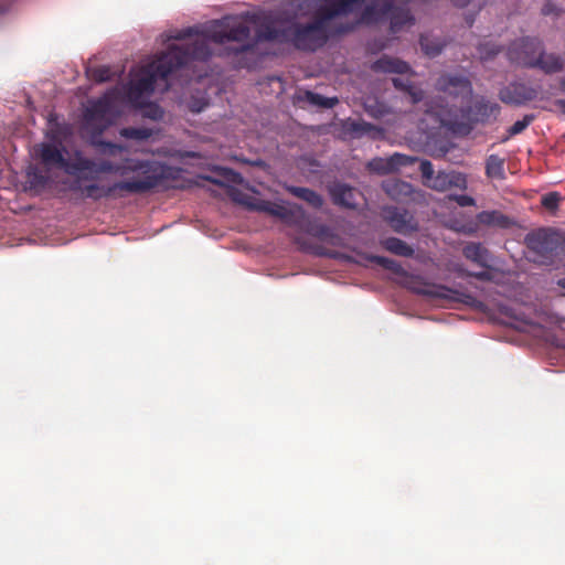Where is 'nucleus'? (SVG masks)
Here are the masks:
<instances>
[{
    "label": "nucleus",
    "instance_id": "obj_1",
    "mask_svg": "<svg viewBox=\"0 0 565 565\" xmlns=\"http://www.w3.org/2000/svg\"><path fill=\"white\" fill-rule=\"evenodd\" d=\"M62 143L41 142L33 147V156L45 171L62 170L77 182L88 181L79 186L89 199L110 198L116 190L132 193L149 192L168 179V168L152 160L125 158L121 162L108 159H92L76 150L67 159Z\"/></svg>",
    "mask_w": 565,
    "mask_h": 565
},
{
    "label": "nucleus",
    "instance_id": "obj_2",
    "mask_svg": "<svg viewBox=\"0 0 565 565\" xmlns=\"http://www.w3.org/2000/svg\"><path fill=\"white\" fill-rule=\"evenodd\" d=\"M209 58L210 50L203 40L194 43L191 50H185L183 45H169L166 52L132 74V78L127 85L129 102L135 106H142L143 98L153 93L154 85L159 81L163 82L162 90L166 92L170 87L169 75L191 61H207Z\"/></svg>",
    "mask_w": 565,
    "mask_h": 565
},
{
    "label": "nucleus",
    "instance_id": "obj_3",
    "mask_svg": "<svg viewBox=\"0 0 565 565\" xmlns=\"http://www.w3.org/2000/svg\"><path fill=\"white\" fill-rule=\"evenodd\" d=\"M365 0H326L320 6L311 23H294L288 26L289 39L292 45L301 51L315 52L322 47L329 40L327 23L340 15L353 12Z\"/></svg>",
    "mask_w": 565,
    "mask_h": 565
},
{
    "label": "nucleus",
    "instance_id": "obj_4",
    "mask_svg": "<svg viewBox=\"0 0 565 565\" xmlns=\"http://www.w3.org/2000/svg\"><path fill=\"white\" fill-rule=\"evenodd\" d=\"M230 195L233 201L246 206L250 211L269 214L281 220L285 224L297 226L318 238H326L330 235V228L323 224L311 223L305 210L300 205L275 203L268 200L258 199L237 189H232L230 191Z\"/></svg>",
    "mask_w": 565,
    "mask_h": 565
},
{
    "label": "nucleus",
    "instance_id": "obj_5",
    "mask_svg": "<svg viewBox=\"0 0 565 565\" xmlns=\"http://www.w3.org/2000/svg\"><path fill=\"white\" fill-rule=\"evenodd\" d=\"M195 38L189 42L183 44L185 50H191L193 44L200 40H203L209 50L210 42H214L216 44H223L227 41H234L241 43L235 47H231V52L235 55L239 53H235V49L239 47L242 44H245L252 41L250 38V28L247 23V20H241L238 18L226 17L223 20L214 21L210 26L205 28L201 33L196 28H188L181 31H178L171 39L174 40H185L192 36ZM212 55V51H210V56Z\"/></svg>",
    "mask_w": 565,
    "mask_h": 565
},
{
    "label": "nucleus",
    "instance_id": "obj_6",
    "mask_svg": "<svg viewBox=\"0 0 565 565\" xmlns=\"http://www.w3.org/2000/svg\"><path fill=\"white\" fill-rule=\"evenodd\" d=\"M508 61L523 68H539L545 74L559 73L564 60L555 53H546L543 42L537 38L523 36L512 41L505 52Z\"/></svg>",
    "mask_w": 565,
    "mask_h": 565
},
{
    "label": "nucleus",
    "instance_id": "obj_7",
    "mask_svg": "<svg viewBox=\"0 0 565 565\" xmlns=\"http://www.w3.org/2000/svg\"><path fill=\"white\" fill-rule=\"evenodd\" d=\"M525 244L533 253V262L547 265L561 245V236L548 228H539L525 236Z\"/></svg>",
    "mask_w": 565,
    "mask_h": 565
},
{
    "label": "nucleus",
    "instance_id": "obj_8",
    "mask_svg": "<svg viewBox=\"0 0 565 565\" xmlns=\"http://www.w3.org/2000/svg\"><path fill=\"white\" fill-rule=\"evenodd\" d=\"M408 288L412 292L429 299L461 300L462 297H466L450 287L429 282L420 276L413 277Z\"/></svg>",
    "mask_w": 565,
    "mask_h": 565
},
{
    "label": "nucleus",
    "instance_id": "obj_9",
    "mask_svg": "<svg viewBox=\"0 0 565 565\" xmlns=\"http://www.w3.org/2000/svg\"><path fill=\"white\" fill-rule=\"evenodd\" d=\"M383 220L399 234H409L417 231L418 224L412 213L405 209L386 206L382 211Z\"/></svg>",
    "mask_w": 565,
    "mask_h": 565
},
{
    "label": "nucleus",
    "instance_id": "obj_10",
    "mask_svg": "<svg viewBox=\"0 0 565 565\" xmlns=\"http://www.w3.org/2000/svg\"><path fill=\"white\" fill-rule=\"evenodd\" d=\"M288 28L278 29L273 23H263L256 30V33L252 41L242 44L239 47L235 49V53L253 52L255 51L257 44L262 41L288 42Z\"/></svg>",
    "mask_w": 565,
    "mask_h": 565
},
{
    "label": "nucleus",
    "instance_id": "obj_11",
    "mask_svg": "<svg viewBox=\"0 0 565 565\" xmlns=\"http://www.w3.org/2000/svg\"><path fill=\"white\" fill-rule=\"evenodd\" d=\"M537 95L539 88L521 82L511 83L499 93L501 102L516 106L534 100Z\"/></svg>",
    "mask_w": 565,
    "mask_h": 565
},
{
    "label": "nucleus",
    "instance_id": "obj_12",
    "mask_svg": "<svg viewBox=\"0 0 565 565\" xmlns=\"http://www.w3.org/2000/svg\"><path fill=\"white\" fill-rule=\"evenodd\" d=\"M436 88L454 96L470 95L472 92L468 77L458 74L441 75L436 83Z\"/></svg>",
    "mask_w": 565,
    "mask_h": 565
},
{
    "label": "nucleus",
    "instance_id": "obj_13",
    "mask_svg": "<svg viewBox=\"0 0 565 565\" xmlns=\"http://www.w3.org/2000/svg\"><path fill=\"white\" fill-rule=\"evenodd\" d=\"M429 188L436 191H447L451 188L465 190L467 188V178L463 173L457 171H439L434 175L430 182L427 183Z\"/></svg>",
    "mask_w": 565,
    "mask_h": 565
},
{
    "label": "nucleus",
    "instance_id": "obj_14",
    "mask_svg": "<svg viewBox=\"0 0 565 565\" xmlns=\"http://www.w3.org/2000/svg\"><path fill=\"white\" fill-rule=\"evenodd\" d=\"M413 159L401 153H394L387 159L376 158L369 162V168L379 174H388L398 168L412 163Z\"/></svg>",
    "mask_w": 565,
    "mask_h": 565
},
{
    "label": "nucleus",
    "instance_id": "obj_15",
    "mask_svg": "<svg viewBox=\"0 0 565 565\" xmlns=\"http://www.w3.org/2000/svg\"><path fill=\"white\" fill-rule=\"evenodd\" d=\"M329 193L334 204L354 209L356 203V190L345 183L335 182L329 188Z\"/></svg>",
    "mask_w": 565,
    "mask_h": 565
},
{
    "label": "nucleus",
    "instance_id": "obj_16",
    "mask_svg": "<svg viewBox=\"0 0 565 565\" xmlns=\"http://www.w3.org/2000/svg\"><path fill=\"white\" fill-rule=\"evenodd\" d=\"M462 254L467 259L479 265L480 267H490L491 254L481 243H468L465 245Z\"/></svg>",
    "mask_w": 565,
    "mask_h": 565
},
{
    "label": "nucleus",
    "instance_id": "obj_17",
    "mask_svg": "<svg viewBox=\"0 0 565 565\" xmlns=\"http://www.w3.org/2000/svg\"><path fill=\"white\" fill-rule=\"evenodd\" d=\"M344 130L353 138H361L363 136L377 138L382 134L381 128L364 120H349L344 124Z\"/></svg>",
    "mask_w": 565,
    "mask_h": 565
},
{
    "label": "nucleus",
    "instance_id": "obj_18",
    "mask_svg": "<svg viewBox=\"0 0 565 565\" xmlns=\"http://www.w3.org/2000/svg\"><path fill=\"white\" fill-rule=\"evenodd\" d=\"M383 190L388 196L396 201H403L407 198H411L414 192L411 183L398 179L385 181L383 183Z\"/></svg>",
    "mask_w": 565,
    "mask_h": 565
},
{
    "label": "nucleus",
    "instance_id": "obj_19",
    "mask_svg": "<svg viewBox=\"0 0 565 565\" xmlns=\"http://www.w3.org/2000/svg\"><path fill=\"white\" fill-rule=\"evenodd\" d=\"M373 71L383 73L405 74L409 71L406 62L390 56H382L372 65Z\"/></svg>",
    "mask_w": 565,
    "mask_h": 565
},
{
    "label": "nucleus",
    "instance_id": "obj_20",
    "mask_svg": "<svg viewBox=\"0 0 565 565\" xmlns=\"http://www.w3.org/2000/svg\"><path fill=\"white\" fill-rule=\"evenodd\" d=\"M111 108V99L108 96L100 97L86 109L85 118L88 121H102L110 114Z\"/></svg>",
    "mask_w": 565,
    "mask_h": 565
},
{
    "label": "nucleus",
    "instance_id": "obj_21",
    "mask_svg": "<svg viewBox=\"0 0 565 565\" xmlns=\"http://www.w3.org/2000/svg\"><path fill=\"white\" fill-rule=\"evenodd\" d=\"M379 19V11L374 6H366L361 13L360 20L356 23H341L334 28L332 34H345L354 30L358 23H373Z\"/></svg>",
    "mask_w": 565,
    "mask_h": 565
},
{
    "label": "nucleus",
    "instance_id": "obj_22",
    "mask_svg": "<svg viewBox=\"0 0 565 565\" xmlns=\"http://www.w3.org/2000/svg\"><path fill=\"white\" fill-rule=\"evenodd\" d=\"M415 18L408 9L394 8L391 12L390 29L392 33H397L403 30L404 26L413 25Z\"/></svg>",
    "mask_w": 565,
    "mask_h": 565
},
{
    "label": "nucleus",
    "instance_id": "obj_23",
    "mask_svg": "<svg viewBox=\"0 0 565 565\" xmlns=\"http://www.w3.org/2000/svg\"><path fill=\"white\" fill-rule=\"evenodd\" d=\"M500 110V107L495 103H490L488 100H479L476 102L471 107V111L473 115V120L477 122H484L490 117L495 116Z\"/></svg>",
    "mask_w": 565,
    "mask_h": 565
},
{
    "label": "nucleus",
    "instance_id": "obj_24",
    "mask_svg": "<svg viewBox=\"0 0 565 565\" xmlns=\"http://www.w3.org/2000/svg\"><path fill=\"white\" fill-rule=\"evenodd\" d=\"M505 160L498 154H490L486 160V175L490 179H505Z\"/></svg>",
    "mask_w": 565,
    "mask_h": 565
},
{
    "label": "nucleus",
    "instance_id": "obj_25",
    "mask_svg": "<svg viewBox=\"0 0 565 565\" xmlns=\"http://www.w3.org/2000/svg\"><path fill=\"white\" fill-rule=\"evenodd\" d=\"M383 247L392 254L412 257L414 255V248L407 243L397 237H388L383 241Z\"/></svg>",
    "mask_w": 565,
    "mask_h": 565
},
{
    "label": "nucleus",
    "instance_id": "obj_26",
    "mask_svg": "<svg viewBox=\"0 0 565 565\" xmlns=\"http://www.w3.org/2000/svg\"><path fill=\"white\" fill-rule=\"evenodd\" d=\"M289 192L295 196L308 202L311 206L316 209L321 207L323 204L321 195L311 189L302 186H291L289 189Z\"/></svg>",
    "mask_w": 565,
    "mask_h": 565
},
{
    "label": "nucleus",
    "instance_id": "obj_27",
    "mask_svg": "<svg viewBox=\"0 0 565 565\" xmlns=\"http://www.w3.org/2000/svg\"><path fill=\"white\" fill-rule=\"evenodd\" d=\"M305 99L309 104L321 108H332L339 102L337 97H324L320 94L310 90H307L305 93Z\"/></svg>",
    "mask_w": 565,
    "mask_h": 565
},
{
    "label": "nucleus",
    "instance_id": "obj_28",
    "mask_svg": "<svg viewBox=\"0 0 565 565\" xmlns=\"http://www.w3.org/2000/svg\"><path fill=\"white\" fill-rule=\"evenodd\" d=\"M477 50L480 60L488 62L493 60L502 51V47L491 41H483L479 43Z\"/></svg>",
    "mask_w": 565,
    "mask_h": 565
},
{
    "label": "nucleus",
    "instance_id": "obj_29",
    "mask_svg": "<svg viewBox=\"0 0 565 565\" xmlns=\"http://www.w3.org/2000/svg\"><path fill=\"white\" fill-rule=\"evenodd\" d=\"M119 135L126 139H134V140H147L151 137L152 131L148 128L142 127H125L121 128L119 131Z\"/></svg>",
    "mask_w": 565,
    "mask_h": 565
},
{
    "label": "nucleus",
    "instance_id": "obj_30",
    "mask_svg": "<svg viewBox=\"0 0 565 565\" xmlns=\"http://www.w3.org/2000/svg\"><path fill=\"white\" fill-rule=\"evenodd\" d=\"M49 177L38 169H30L28 171V182L30 189L41 190L49 184Z\"/></svg>",
    "mask_w": 565,
    "mask_h": 565
},
{
    "label": "nucleus",
    "instance_id": "obj_31",
    "mask_svg": "<svg viewBox=\"0 0 565 565\" xmlns=\"http://www.w3.org/2000/svg\"><path fill=\"white\" fill-rule=\"evenodd\" d=\"M370 260L380 265L384 269H387V270L396 274V275L404 274V269H403L402 265L398 262H396L395 259L384 257V256L374 255V256L370 257Z\"/></svg>",
    "mask_w": 565,
    "mask_h": 565
},
{
    "label": "nucleus",
    "instance_id": "obj_32",
    "mask_svg": "<svg viewBox=\"0 0 565 565\" xmlns=\"http://www.w3.org/2000/svg\"><path fill=\"white\" fill-rule=\"evenodd\" d=\"M419 44L422 50L426 55L430 57H435L439 55L443 51L444 45L439 41H433L427 35H422L419 39Z\"/></svg>",
    "mask_w": 565,
    "mask_h": 565
},
{
    "label": "nucleus",
    "instance_id": "obj_33",
    "mask_svg": "<svg viewBox=\"0 0 565 565\" xmlns=\"http://www.w3.org/2000/svg\"><path fill=\"white\" fill-rule=\"evenodd\" d=\"M535 119V116L532 114L525 115L521 120H516L509 129L508 135L502 139V141L509 140L511 137L523 132Z\"/></svg>",
    "mask_w": 565,
    "mask_h": 565
},
{
    "label": "nucleus",
    "instance_id": "obj_34",
    "mask_svg": "<svg viewBox=\"0 0 565 565\" xmlns=\"http://www.w3.org/2000/svg\"><path fill=\"white\" fill-rule=\"evenodd\" d=\"M89 76L95 82L103 83L111 78V71L107 66H98L89 70Z\"/></svg>",
    "mask_w": 565,
    "mask_h": 565
},
{
    "label": "nucleus",
    "instance_id": "obj_35",
    "mask_svg": "<svg viewBox=\"0 0 565 565\" xmlns=\"http://www.w3.org/2000/svg\"><path fill=\"white\" fill-rule=\"evenodd\" d=\"M99 146L102 147L103 154L111 157L125 150L122 146L109 141H102L99 142Z\"/></svg>",
    "mask_w": 565,
    "mask_h": 565
},
{
    "label": "nucleus",
    "instance_id": "obj_36",
    "mask_svg": "<svg viewBox=\"0 0 565 565\" xmlns=\"http://www.w3.org/2000/svg\"><path fill=\"white\" fill-rule=\"evenodd\" d=\"M419 171H420L422 177L424 178L426 184L428 182H430L435 175L433 163L429 160L420 161Z\"/></svg>",
    "mask_w": 565,
    "mask_h": 565
},
{
    "label": "nucleus",
    "instance_id": "obj_37",
    "mask_svg": "<svg viewBox=\"0 0 565 565\" xmlns=\"http://www.w3.org/2000/svg\"><path fill=\"white\" fill-rule=\"evenodd\" d=\"M559 202V196L557 193H548L542 198V205L548 210H554L557 207Z\"/></svg>",
    "mask_w": 565,
    "mask_h": 565
},
{
    "label": "nucleus",
    "instance_id": "obj_38",
    "mask_svg": "<svg viewBox=\"0 0 565 565\" xmlns=\"http://www.w3.org/2000/svg\"><path fill=\"white\" fill-rule=\"evenodd\" d=\"M392 83L395 88L403 90V92H407L408 89L412 88V85H413L408 79H403L399 77L392 78Z\"/></svg>",
    "mask_w": 565,
    "mask_h": 565
},
{
    "label": "nucleus",
    "instance_id": "obj_39",
    "mask_svg": "<svg viewBox=\"0 0 565 565\" xmlns=\"http://www.w3.org/2000/svg\"><path fill=\"white\" fill-rule=\"evenodd\" d=\"M452 200L457 202L460 206H472L475 205V199L472 196L461 194V195H454Z\"/></svg>",
    "mask_w": 565,
    "mask_h": 565
},
{
    "label": "nucleus",
    "instance_id": "obj_40",
    "mask_svg": "<svg viewBox=\"0 0 565 565\" xmlns=\"http://www.w3.org/2000/svg\"><path fill=\"white\" fill-rule=\"evenodd\" d=\"M147 107L149 109L147 111V115L149 117H151L152 119H159V118L162 117V113L163 111H162V109L158 105L150 103V104L147 105Z\"/></svg>",
    "mask_w": 565,
    "mask_h": 565
},
{
    "label": "nucleus",
    "instance_id": "obj_41",
    "mask_svg": "<svg viewBox=\"0 0 565 565\" xmlns=\"http://www.w3.org/2000/svg\"><path fill=\"white\" fill-rule=\"evenodd\" d=\"M411 98L413 104H417L423 99V90L416 88L414 85H412V88L406 92Z\"/></svg>",
    "mask_w": 565,
    "mask_h": 565
},
{
    "label": "nucleus",
    "instance_id": "obj_42",
    "mask_svg": "<svg viewBox=\"0 0 565 565\" xmlns=\"http://www.w3.org/2000/svg\"><path fill=\"white\" fill-rule=\"evenodd\" d=\"M225 177L228 181L236 184H241L243 182V177L238 172H235L230 169L225 171Z\"/></svg>",
    "mask_w": 565,
    "mask_h": 565
},
{
    "label": "nucleus",
    "instance_id": "obj_43",
    "mask_svg": "<svg viewBox=\"0 0 565 565\" xmlns=\"http://www.w3.org/2000/svg\"><path fill=\"white\" fill-rule=\"evenodd\" d=\"M461 275L475 277L479 280H490L491 279V275L488 271H479V273L462 271Z\"/></svg>",
    "mask_w": 565,
    "mask_h": 565
},
{
    "label": "nucleus",
    "instance_id": "obj_44",
    "mask_svg": "<svg viewBox=\"0 0 565 565\" xmlns=\"http://www.w3.org/2000/svg\"><path fill=\"white\" fill-rule=\"evenodd\" d=\"M542 13L544 15L558 14V9L553 2L547 1L542 8Z\"/></svg>",
    "mask_w": 565,
    "mask_h": 565
},
{
    "label": "nucleus",
    "instance_id": "obj_45",
    "mask_svg": "<svg viewBox=\"0 0 565 565\" xmlns=\"http://www.w3.org/2000/svg\"><path fill=\"white\" fill-rule=\"evenodd\" d=\"M559 87L565 93V77L561 79ZM555 105L565 114V99H557Z\"/></svg>",
    "mask_w": 565,
    "mask_h": 565
},
{
    "label": "nucleus",
    "instance_id": "obj_46",
    "mask_svg": "<svg viewBox=\"0 0 565 565\" xmlns=\"http://www.w3.org/2000/svg\"><path fill=\"white\" fill-rule=\"evenodd\" d=\"M494 217L497 218H504V216L500 213H497V212H492L490 214H487V222H492L494 220Z\"/></svg>",
    "mask_w": 565,
    "mask_h": 565
},
{
    "label": "nucleus",
    "instance_id": "obj_47",
    "mask_svg": "<svg viewBox=\"0 0 565 565\" xmlns=\"http://www.w3.org/2000/svg\"><path fill=\"white\" fill-rule=\"evenodd\" d=\"M451 1L455 6L460 7V8L466 7L470 2V0H451Z\"/></svg>",
    "mask_w": 565,
    "mask_h": 565
},
{
    "label": "nucleus",
    "instance_id": "obj_48",
    "mask_svg": "<svg viewBox=\"0 0 565 565\" xmlns=\"http://www.w3.org/2000/svg\"><path fill=\"white\" fill-rule=\"evenodd\" d=\"M317 254L318 255H326V256H329V257H332V258H338L339 257L338 253H328V252H323V250H317Z\"/></svg>",
    "mask_w": 565,
    "mask_h": 565
},
{
    "label": "nucleus",
    "instance_id": "obj_49",
    "mask_svg": "<svg viewBox=\"0 0 565 565\" xmlns=\"http://www.w3.org/2000/svg\"><path fill=\"white\" fill-rule=\"evenodd\" d=\"M392 3H393V0H386V3H385V10L384 11H388L392 9Z\"/></svg>",
    "mask_w": 565,
    "mask_h": 565
},
{
    "label": "nucleus",
    "instance_id": "obj_50",
    "mask_svg": "<svg viewBox=\"0 0 565 565\" xmlns=\"http://www.w3.org/2000/svg\"><path fill=\"white\" fill-rule=\"evenodd\" d=\"M119 192L128 193L127 191H124V190H116L115 193L111 196H115L117 193H118V196H121V193H119ZM130 193L134 194L132 192H130Z\"/></svg>",
    "mask_w": 565,
    "mask_h": 565
},
{
    "label": "nucleus",
    "instance_id": "obj_51",
    "mask_svg": "<svg viewBox=\"0 0 565 565\" xmlns=\"http://www.w3.org/2000/svg\"><path fill=\"white\" fill-rule=\"evenodd\" d=\"M558 285H559L563 289H565V278L559 279Z\"/></svg>",
    "mask_w": 565,
    "mask_h": 565
},
{
    "label": "nucleus",
    "instance_id": "obj_52",
    "mask_svg": "<svg viewBox=\"0 0 565 565\" xmlns=\"http://www.w3.org/2000/svg\"><path fill=\"white\" fill-rule=\"evenodd\" d=\"M248 21L255 23V15L247 17Z\"/></svg>",
    "mask_w": 565,
    "mask_h": 565
}]
</instances>
